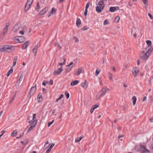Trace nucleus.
I'll use <instances>...</instances> for the list:
<instances>
[{
	"instance_id": "obj_1",
	"label": "nucleus",
	"mask_w": 153,
	"mask_h": 153,
	"mask_svg": "<svg viewBox=\"0 0 153 153\" xmlns=\"http://www.w3.org/2000/svg\"><path fill=\"white\" fill-rule=\"evenodd\" d=\"M153 50V48L151 47L146 52L144 51H142L140 56L141 59L144 60H147Z\"/></svg>"
},
{
	"instance_id": "obj_2",
	"label": "nucleus",
	"mask_w": 153,
	"mask_h": 153,
	"mask_svg": "<svg viewBox=\"0 0 153 153\" xmlns=\"http://www.w3.org/2000/svg\"><path fill=\"white\" fill-rule=\"evenodd\" d=\"M97 5L96 10L98 13H100L102 11V10L104 9L105 4L104 1L101 0L98 2Z\"/></svg>"
},
{
	"instance_id": "obj_3",
	"label": "nucleus",
	"mask_w": 153,
	"mask_h": 153,
	"mask_svg": "<svg viewBox=\"0 0 153 153\" xmlns=\"http://www.w3.org/2000/svg\"><path fill=\"white\" fill-rule=\"evenodd\" d=\"M109 89H108L106 87H104L97 94V96H98L99 97L103 96L107 92H109Z\"/></svg>"
},
{
	"instance_id": "obj_4",
	"label": "nucleus",
	"mask_w": 153,
	"mask_h": 153,
	"mask_svg": "<svg viewBox=\"0 0 153 153\" xmlns=\"http://www.w3.org/2000/svg\"><path fill=\"white\" fill-rule=\"evenodd\" d=\"M34 86L31 87L29 91L28 96L30 97L32 96L34 93L36 91V83H34Z\"/></svg>"
},
{
	"instance_id": "obj_5",
	"label": "nucleus",
	"mask_w": 153,
	"mask_h": 153,
	"mask_svg": "<svg viewBox=\"0 0 153 153\" xmlns=\"http://www.w3.org/2000/svg\"><path fill=\"white\" fill-rule=\"evenodd\" d=\"M140 152L142 153H149L150 152L149 151L146 149V146L144 145L140 146Z\"/></svg>"
},
{
	"instance_id": "obj_6",
	"label": "nucleus",
	"mask_w": 153,
	"mask_h": 153,
	"mask_svg": "<svg viewBox=\"0 0 153 153\" xmlns=\"http://www.w3.org/2000/svg\"><path fill=\"white\" fill-rule=\"evenodd\" d=\"M10 24V23L8 22L6 24V26L4 27L2 32L3 36H4L5 34L7 33Z\"/></svg>"
},
{
	"instance_id": "obj_7",
	"label": "nucleus",
	"mask_w": 153,
	"mask_h": 153,
	"mask_svg": "<svg viewBox=\"0 0 153 153\" xmlns=\"http://www.w3.org/2000/svg\"><path fill=\"white\" fill-rule=\"evenodd\" d=\"M63 71L62 67H61L59 68H58L56 71H54L53 74L54 76H56L60 74Z\"/></svg>"
},
{
	"instance_id": "obj_8",
	"label": "nucleus",
	"mask_w": 153,
	"mask_h": 153,
	"mask_svg": "<svg viewBox=\"0 0 153 153\" xmlns=\"http://www.w3.org/2000/svg\"><path fill=\"white\" fill-rule=\"evenodd\" d=\"M11 47V45H5L3 47L0 48V51L1 52H4L7 49L10 48V47Z\"/></svg>"
},
{
	"instance_id": "obj_9",
	"label": "nucleus",
	"mask_w": 153,
	"mask_h": 153,
	"mask_svg": "<svg viewBox=\"0 0 153 153\" xmlns=\"http://www.w3.org/2000/svg\"><path fill=\"white\" fill-rule=\"evenodd\" d=\"M20 27V24H17L15 25L13 27V30L14 33H16L18 31Z\"/></svg>"
},
{
	"instance_id": "obj_10",
	"label": "nucleus",
	"mask_w": 153,
	"mask_h": 153,
	"mask_svg": "<svg viewBox=\"0 0 153 153\" xmlns=\"http://www.w3.org/2000/svg\"><path fill=\"white\" fill-rule=\"evenodd\" d=\"M139 72V69L137 68H134L133 69L132 73L134 76L135 77L137 76V74Z\"/></svg>"
},
{
	"instance_id": "obj_11",
	"label": "nucleus",
	"mask_w": 153,
	"mask_h": 153,
	"mask_svg": "<svg viewBox=\"0 0 153 153\" xmlns=\"http://www.w3.org/2000/svg\"><path fill=\"white\" fill-rule=\"evenodd\" d=\"M119 9L118 7H111L110 8L109 11L111 12H113L115 11L116 10H118Z\"/></svg>"
},
{
	"instance_id": "obj_12",
	"label": "nucleus",
	"mask_w": 153,
	"mask_h": 153,
	"mask_svg": "<svg viewBox=\"0 0 153 153\" xmlns=\"http://www.w3.org/2000/svg\"><path fill=\"white\" fill-rule=\"evenodd\" d=\"M48 9L47 7H45L41 10L39 13V15H42L44 14L48 10Z\"/></svg>"
},
{
	"instance_id": "obj_13",
	"label": "nucleus",
	"mask_w": 153,
	"mask_h": 153,
	"mask_svg": "<svg viewBox=\"0 0 153 153\" xmlns=\"http://www.w3.org/2000/svg\"><path fill=\"white\" fill-rule=\"evenodd\" d=\"M81 85L84 89H86L88 87V83L85 80L84 82H82L81 84Z\"/></svg>"
},
{
	"instance_id": "obj_14",
	"label": "nucleus",
	"mask_w": 153,
	"mask_h": 153,
	"mask_svg": "<svg viewBox=\"0 0 153 153\" xmlns=\"http://www.w3.org/2000/svg\"><path fill=\"white\" fill-rule=\"evenodd\" d=\"M29 44V41H27L25 42L23 44L22 47V49L23 50H25L26 49L28 46Z\"/></svg>"
},
{
	"instance_id": "obj_15",
	"label": "nucleus",
	"mask_w": 153,
	"mask_h": 153,
	"mask_svg": "<svg viewBox=\"0 0 153 153\" xmlns=\"http://www.w3.org/2000/svg\"><path fill=\"white\" fill-rule=\"evenodd\" d=\"M37 99H39L38 101V102L39 103H40L42 100V95L41 93H39L38 95Z\"/></svg>"
},
{
	"instance_id": "obj_16",
	"label": "nucleus",
	"mask_w": 153,
	"mask_h": 153,
	"mask_svg": "<svg viewBox=\"0 0 153 153\" xmlns=\"http://www.w3.org/2000/svg\"><path fill=\"white\" fill-rule=\"evenodd\" d=\"M82 68L81 67L79 68L77 71L75 72L74 73L76 75L78 76L82 72Z\"/></svg>"
},
{
	"instance_id": "obj_17",
	"label": "nucleus",
	"mask_w": 153,
	"mask_h": 153,
	"mask_svg": "<svg viewBox=\"0 0 153 153\" xmlns=\"http://www.w3.org/2000/svg\"><path fill=\"white\" fill-rule=\"evenodd\" d=\"M37 49L38 45H36L35 46L34 48L33 49L32 52L34 54V56H35L36 55Z\"/></svg>"
},
{
	"instance_id": "obj_18",
	"label": "nucleus",
	"mask_w": 153,
	"mask_h": 153,
	"mask_svg": "<svg viewBox=\"0 0 153 153\" xmlns=\"http://www.w3.org/2000/svg\"><path fill=\"white\" fill-rule=\"evenodd\" d=\"M19 41V42L22 43L24 42L25 40V38L23 36L19 37V38L17 39Z\"/></svg>"
},
{
	"instance_id": "obj_19",
	"label": "nucleus",
	"mask_w": 153,
	"mask_h": 153,
	"mask_svg": "<svg viewBox=\"0 0 153 153\" xmlns=\"http://www.w3.org/2000/svg\"><path fill=\"white\" fill-rule=\"evenodd\" d=\"M36 124V123L35 124L31 125L30 127L28 129L27 132L28 133L31 131L35 127Z\"/></svg>"
},
{
	"instance_id": "obj_20",
	"label": "nucleus",
	"mask_w": 153,
	"mask_h": 153,
	"mask_svg": "<svg viewBox=\"0 0 153 153\" xmlns=\"http://www.w3.org/2000/svg\"><path fill=\"white\" fill-rule=\"evenodd\" d=\"M81 24V21L80 19L77 18L76 20V25L79 27Z\"/></svg>"
},
{
	"instance_id": "obj_21",
	"label": "nucleus",
	"mask_w": 153,
	"mask_h": 153,
	"mask_svg": "<svg viewBox=\"0 0 153 153\" xmlns=\"http://www.w3.org/2000/svg\"><path fill=\"white\" fill-rule=\"evenodd\" d=\"M79 82V81L78 80H76L74 81L71 82V86H73L74 85H76Z\"/></svg>"
},
{
	"instance_id": "obj_22",
	"label": "nucleus",
	"mask_w": 153,
	"mask_h": 153,
	"mask_svg": "<svg viewBox=\"0 0 153 153\" xmlns=\"http://www.w3.org/2000/svg\"><path fill=\"white\" fill-rule=\"evenodd\" d=\"M37 121L36 120H31L29 121L28 122V123H30L29 125H31L32 124H35V123H37Z\"/></svg>"
},
{
	"instance_id": "obj_23",
	"label": "nucleus",
	"mask_w": 153,
	"mask_h": 153,
	"mask_svg": "<svg viewBox=\"0 0 153 153\" xmlns=\"http://www.w3.org/2000/svg\"><path fill=\"white\" fill-rule=\"evenodd\" d=\"M132 100L133 101V105H134L136 103L137 98L135 96H134L132 97Z\"/></svg>"
},
{
	"instance_id": "obj_24",
	"label": "nucleus",
	"mask_w": 153,
	"mask_h": 153,
	"mask_svg": "<svg viewBox=\"0 0 153 153\" xmlns=\"http://www.w3.org/2000/svg\"><path fill=\"white\" fill-rule=\"evenodd\" d=\"M17 134V130H15L13 131L11 133V136L13 137H14L16 136Z\"/></svg>"
},
{
	"instance_id": "obj_25",
	"label": "nucleus",
	"mask_w": 153,
	"mask_h": 153,
	"mask_svg": "<svg viewBox=\"0 0 153 153\" xmlns=\"http://www.w3.org/2000/svg\"><path fill=\"white\" fill-rule=\"evenodd\" d=\"M33 0H28L26 4L30 6L32 3Z\"/></svg>"
},
{
	"instance_id": "obj_26",
	"label": "nucleus",
	"mask_w": 153,
	"mask_h": 153,
	"mask_svg": "<svg viewBox=\"0 0 153 153\" xmlns=\"http://www.w3.org/2000/svg\"><path fill=\"white\" fill-rule=\"evenodd\" d=\"M120 17L118 16H116L115 18L114 21L116 23H118L119 22Z\"/></svg>"
},
{
	"instance_id": "obj_27",
	"label": "nucleus",
	"mask_w": 153,
	"mask_h": 153,
	"mask_svg": "<svg viewBox=\"0 0 153 153\" xmlns=\"http://www.w3.org/2000/svg\"><path fill=\"white\" fill-rule=\"evenodd\" d=\"M30 6H29L28 5H27L26 4H25V10H24L26 12L27 10H29V9L30 8Z\"/></svg>"
},
{
	"instance_id": "obj_28",
	"label": "nucleus",
	"mask_w": 153,
	"mask_h": 153,
	"mask_svg": "<svg viewBox=\"0 0 153 153\" xmlns=\"http://www.w3.org/2000/svg\"><path fill=\"white\" fill-rule=\"evenodd\" d=\"M112 74L110 73L109 72L108 73V77L109 79L111 81H112L113 80V78H112Z\"/></svg>"
},
{
	"instance_id": "obj_29",
	"label": "nucleus",
	"mask_w": 153,
	"mask_h": 153,
	"mask_svg": "<svg viewBox=\"0 0 153 153\" xmlns=\"http://www.w3.org/2000/svg\"><path fill=\"white\" fill-rule=\"evenodd\" d=\"M13 46L11 45V47H10V48L9 49H8L7 50V52H8L9 53H10L14 51V50L12 49Z\"/></svg>"
},
{
	"instance_id": "obj_30",
	"label": "nucleus",
	"mask_w": 153,
	"mask_h": 153,
	"mask_svg": "<svg viewBox=\"0 0 153 153\" xmlns=\"http://www.w3.org/2000/svg\"><path fill=\"white\" fill-rule=\"evenodd\" d=\"M63 95L62 94H61L59 97L56 100V102H57L59 100H61L62 98L63 97Z\"/></svg>"
},
{
	"instance_id": "obj_31",
	"label": "nucleus",
	"mask_w": 153,
	"mask_h": 153,
	"mask_svg": "<svg viewBox=\"0 0 153 153\" xmlns=\"http://www.w3.org/2000/svg\"><path fill=\"white\" fill-rule=\"evenodd\" d=\"M13 72V69H11L8 72L7 76H8Z\"/></svg>"
},
{
	"instance_id": "obj_32",
	"label": "nucleus",
	"mask_w": 153,
	"mask_h": 153,
	"mask_svg": "<svg viewBox=\"0 0 153 153\" xmlns=\"http://www.w3.org/2000/svg\"><path fill=\"white\" fill-rule=\"evenodd\" d=\"M56 11V9L54 8H52L51 10V12L52 14L55 13Z\"/></svg>"
},
{
	"instance_id": "obj_33",
	"label": "nucleus",
	"mask_w": 153,
	"mask_h": 153,
	"mask_svg": "<svg viewBox=\"0 0 153 153\" xmlns=\"http://www.w3.org/2000/svg\"><path fill=\"white\" fill-rule=\"evenodd\" d=\"M49 146L48 141H47L45 143L44 146V149H46Z\"/></svg>"
},
{
	"instance_id": "obj_34",
	"label": "nucleus",
	"mask_w": 153,
	"mask_h": 153,
	"mask_svg": "<svg viewBox=\"0 0 153 153\" xmlns=\"http://www.w3.org/2000/svg\"><path fill=\"white\" fill-rule=\"evenodd\" d=\"M82 138V137H77L75 139V142L76 143L79 142Z\"/></svg>"
},
{
	"instance_id": "obj_35",
	"label": "nucleus",
	"mask_w": 153,
	"mask_h": 153,
	"mask_svg": "<svg viewBox=\"0 0 153 153\" xmlns=\"http://www.w3.org/2000/svg\"><path fill=\"white\" fill-rule=\"evenodd\" d=\"M63 63H60L58 64V65L60 66H62L63 65H65V59H63Z\"/></svg>"
},
{
	"instance_id": "obj_36",
	"label": "nucleus",
	"mask_w": 153,
	"mask_h": 153,
	"mask_svg": "<svg viewBox=\"0 0 153 153\" xmlns=\"http://www.w3.org/2000/svg\"><path fill=\"white\" fill-rule=\"evenodd\" d=\"M73 68V67H69L68 68H67L65 70V72L67 73H68L71 71L72 69Z\"/></svg>"
},
{
	"instance_id": "obj_37",
	"label": "nucleus",
	"mask_w": 153,
	"mask_h": 153,
	"mask_svg": "<svg viewBox=\"0 0 153 153\" xmlns=\"http://www.w3.org/2000/svg\"><path fill=\"white\" fill-rule=\"evenodd\" d=\"M40 9V6L39 5V3H37V6L36 9V10H37V11H39V9Z\"/></svg>"
},
{
	"instance_id": "obj_38",
	"label": "nucleus",
	"mask_w": 153,
	"mask_h": 153,
	"mask_svg": "<svg viewBox=\"0 0 153 153\" xmlns=\"http://www.w3.org/2000/svg\"><path fill=\"white\" fill-rule=\"evenodd\" d=\"M146 43L149 46H150L152 45V42L151 41L147 40L146 41Z\"/></svg>"
},
{
	"instance_id": "obj_39",
	"label": "nucleus",
	"mask_w": 153,
	"mask_h": 153,
	"mask_svg": "<svg viewBox=\"0 0 153 153\" xmlns=\"http://www.w3.org/2000/svg\"><path fill=\"white\" fill-rule=\"evenodd\" d=\"M28 140H26V141H21V143L22 144L24 145H26L28 142Z\"/></svg>"
},
{
	"instance_id": "obj_40",
	"label": "nucleus",
	"mask_w": 153,
	"mask_h": 153,
	"mask_svg": "<svg viewBox=\"0 0 153 153\" xmlns=\"http://www.w3.org/2000/svg\"><path fill=\"white\" fill-rule=\"evenodd\" d=\"M65 95L67 99H68L69 98L70 96V94L69 93L67 92H65Z\"/></svg>"
},
{
	"instance_id": "obj_41",
	"label": "nucleus",
	"mask_w": 153,
	"mask_h": 153,
	"mask_svg": "<svg viewBox=\"0 0 153 153\" xmlns=\"http://www.w3.org/2000/svg\"><path fill=\"white\" fill-rule=\"evenodd\" d=\"M99 105H93L92 108L94 110L96 109V108L98 107Z\"/></svg>"
},
{
	"instance_id": "obj_42",
	"label": "nucleus",
	"mask_w": 153,
	"mask_h": 153,
	"mask_svg": "<svg viewBox=\"0 0 153 153\" xmlns=\"http://www.w3.org/2000/svg\"><path fill=\"white\" fill-rule=\"evenodd\" d=\"M108 24V20L107 19L105 20L103 22V25H105Z\"/></svg>"
},
{
	"instance_id": "obj_43",
	"label": "nucleus",
	"mask_w": 153,
	"mask_h": 153,
	"mask_svg": "<svg viewBox=\"0 0 153 153\" xmlns=\"http://www.w3.org/2000/svg\"><path fill=\"white\" fill-rule=\"evenodd\" d=\"M54 121V120H53L51 122H48V127H49L53 123Z\"/></svg>"
},
{
	"instance_id": "obj_44",
	"label": "nucleus",
	"mask_w": 153,
	"mask_h": 153,
	"mask_svg": "<svg viewBox=\"0 0 153 153\" xmlns=\"http://www.w3.org/2000/svg\"><path fill=\"white\" fill-rule=\"evenodd\" d=\"M89 5H90V3L89 2H87V3L86 5L85 8L88 9L89 7Z\"/></svg>"
},
{
	"instance_id": "obj_45",
	"label": "nucleus",
	"mask_w": 153,
	"mask_h": 153,
	"mask_svg": "<svg viewBox=\"0 0 153 153\" xmlns=\"http://www.w3.org/2000/svg\"><path fill=\"white\" fill-rule=\"evenodd\" d=\"M100 72V71L97 70L95 72V75L97 76L99 74Z\"/></svg>"
},
{
	"instance_id": "obj_46",
	"label": "nucleus",
	"mask_w": 153,
	"mask_h": 153,
	"mask_svg": "<svg viewBox=\"0 0 153 153\" xmlns=\"http://www.w3.org/2000/svg\"><path fill=\"white\" fill-rule=\"evenodd\" d=\"M150 149L153 152V143L150 146Z\"/></svg>"
},
{
	"instance_id": "obj_47",
	"label": "nucleus",
	"mask_w": 153,
	"mask_h": 153,
	"mask_svg": "<svg viewBox=\"0 0 153 153\" xmlns=\"http://www.w3.org/2000/svg\"><path fill=\"white\" fill-rule=\"evenodd\" d=\"M148 15L151 19H153V17L152 14H151L150 13H148Z\"/></svg>"
},
{
	"instance_id": "obj_48",
	"label": "nucleus",
	"mask_w": 153,
	"mask_h": 153,
	"mask_svg": "<svg viewBox=\"0 0 153 153\" xmlns=\"http://www.w3.org/2000/svg\"><path fill=\"white\" fill-rule=\"evenodd\" d=\"M53 84V80L52 79H51L49 82V84L50 85H52Z\"/></svg>"
},
{
	"instance_id": "obj_49",
	"label": "nucleus",
	"mask_w": 153,
	"mask_h": 153,
	"mask_svg": "<svg viewBox=\"0 0 153 153\" xmlns=\"http://www.w3.org/2000/svg\"><path fill=\"white\" fill-rule=\"evenodd\" d=\"M54 143H52L51 146L49 147V148L50 149H51L54 146Z\"/></svg>"
},
{
	"instance_id": "obj_50",
	"label": "nucleus",
	"mask_w": 153,
	"mask_h": 153,
	"mask_svg": "<svg viewBox=\"0 0 153 153\" xmlns=\"http://www.w3.org/2000/svg\"><path fill=\"white\" fill-rule=\"evenodd\" d=\"M36 114H33L32 120H36L35 119L36 118Z\"/></svg>"
},
{
	"instance_id": "obj_51",
	"label": "nucleus",
	"mask_w": 153,
	"mask_h": 153,
	"mask_svg": "<svg viewBox=\"0 0 153 153\" xmlns=\"http://www.w3.org/2000/svg\"><path fill=\"white\" fill-rule=\"evenodd\" d=\"M17 60V56H16L14 58L13 62H16Z\"/></svg>"
},
{
	"instance_id": "obj_52",
	"label": "nucleus",
	"mask_w": 153,
	"mask_h": 153,
	"mask_svg": "<svg viewBox=\"0 0 153 153\" xmlns=\"http://www.w3.org/2000/svg\"><path fill=\"white\" fill-rule=\"evenodd\" d=\"M24 135V133H22V134H21L20 135V136H19V137H16V139H19V138H20V137H22Z\"/></svg>"
},
{
	"instance_id": "obj_53",
	"label": "nucleus",
	"mask_w": 153,
	"mask_h": 153,
	"mask_svg": "<svg viewBox=\"0 0 153 153\" xmlns=\"http://www.w3.org/2000/svg\"><path fill=\"white\" fill-rule=\"evenodd\" d=\"M51 150V149H50L49 148H48L47 149V150L46 152V153H49L50 152Z\"/></svg>"
},
{
	"instance_id": "obj_54",
	"label": "nucleus",
	"mask_w": 153,
	"mask_h": 153,
	"mask_svg": "<svg viewBox=\"0 0 153 153\" xmlns=\"http://www.w3.org/2000/svg\"><path fill=\"white\" fill-rule=\"evenodd\" d=\"M144 4H146L147 0H142Z\"/></svg>"
},
{
	"instance_id": "obj_55",
	"label": "nucleus",
	"mask_w": 153,
	"mask_h": 153,
	"mask_svg": "<svg viewBox=\"0 0 153 153\" xmlns=\"http://www.w3.org/2000/svg\"><path fill=\"white\" fill-rule=\"evenodd\" d=\"M52 14V13H51V12H50L48 13V17H50V16H51V15Z\"/></svg>"
},
{
	"instance_id": "obj_56",
	"label": "nucleus",
	"mask_w": 153,
	"mask_h": 153,
	"mask_svg": "<svg viewBox=\"0 0 153 153\" xmlns=\"http://www.w3.org/2000/svg\"><path fill=\"white\" fill-rule=\"evenodd\" d=\"M147 98L146 96H145L143 97V101L144 102L145 101H146V100Z\"/></svg>"
},
{
	"instance_id": "obj_57",
	"label": "nucleus",
	"mask_w": 153,
	"mask_h": 153,
	"mask_svg": "<svg viewBox=\"0 0 153 153\" xmlns=\"http://www.w3.org/2000/svg\"><path fill=\"white\" fill-rule=\"evenodd\" d=\"M149 120L151 122H153V116L150 118Z\"/></svg>"
},
{
	"instance_id": "obj_58",
	"label": "nucleus",
	"mask_w": 153,
	"mask_h": 153,
	"mask_svg": "<svg viewBox=\"0 0 153 153\" xmlns=\"http://www.w3.org/2000/svg\"><path fill=\"white\" fill-rule=\"evenodd\" d=\"M94 110V109L92 108H91L90 109V112L91 114L93 112Z\"/></svg>"
},
{
	"instance_id": "obj_59",
	"label": "nucleus",
	"mask_w": 153,
	"mask_h": 153,
	"mask_svg": "<svg viewBox=\"0 0 153 153\" xmlns=\"http://www.w3.org/2000/svg\"><path fill=\"white\" fill-rule=\"evenodd\" d=\"M73 64V62H71L68 65L66 66L67 67H69Z\"/></svg>"
},
{
	"instance_id": "obj_60",
	"label": "nucleus",
	"mask_w": 153,
	"mask_h": 153,
	"mask_svg": "<svg viewBox=\"0 0 153 153\" xmlns=\"http://www.w3.org/2000/svg\"><path fill=\"white\" fill-rule=\"evenodd\" d=\"M5 132V131L4 130H2L1 131V135L2 136L3 135V134H4Z\"/></svg>"
},
{
	"instance_id": "obj_61",
	"label": "nucleus",
	"mask_w": 153,
	"mask_h": 153,
	"mask_svg": "<svg viewBox=\"0 0 153 153\" xmlns=\"http://www.w3.org/2000/svg\"><path fill=\"white\" fill-rule=\"evenodd\" d=\"M19 33L22 34V35H23L24 34V32L23 30H22V31H19Z\"/></svg>"
},
{
	"instance_id": "obj_62",
	"label": "nucleus",
	"mask_w": 153,
	"mask_h": 153,
	"mask_svg": "<svg viewBox=\"0 0 153 153\" xmlns=\"http://www.w3.org/2000/svg\"><path fill=\"white\" fill-rule=\"evenodd\" d=\"M65 0H58V1L60 3H62Z\"/></svg>"
},
{
	"instance_id": "obj_63",
	"label": "nucleus",
	"mask_w": 153,
	"mask_h": 153,
	"mask_svg": "<svg viewBox=\"0 0 153 153\" xmlns=\"http://www.w3.org/2000/svg\"><path fill=\"white\" fill-rule=\"evenodd\" d=\"M54 44L55 46H58L59 45V43H58L57 42H55L54 43Z\"/></svg>"
},
{
	"instance_id": "obj_64",
	"label": "nucleus",
	"mask_w": 153,
	"mask_h": 153,
	"mask_svg": "<svg viewBox=\"0 0 153 153\" xmlns=\"http://www.w3.org/2000/svg\"><path fill=\"white\" fill-rule=\"evenodd\" d=\"M42 91L43 92L45 93H46V90L45 88H42Z\"/></svg>"
}]
</instances>
